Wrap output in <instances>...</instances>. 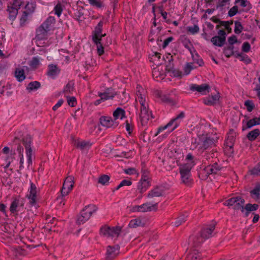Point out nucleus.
<instances>
[{"label":"nucleus","instance_id":"obj_1","mask_svg":"<svg viewBox=\"0 0 260 260\" xmlns=\"http://www.w3.org/2000/svg\"><path fill=\"white\" fill-rule=\"evenodd\" d=\"M146 91L140 85H138L136 90V101L141 105L140 117L142 125L147 124L148 121L153 118L151 112L148 109V104L146 100Z\"/></svg>","mask_w":260,"mask_h":260},{"label":"nucleus","instance_id":"obj_2","mask_svg":"<svg viewBox=\"0 0 260 260\" xmlns=\"http://www.w3.org/2000/svg\"><path fill=\"white\" fill-rule=\"evenodd\" d=\"M186 163L179 166V170L182 183L189 186L192 182L190 171L195 165L194 157L190 153L187 154L185 158Z\"/></svg>","mask_w":260,"mask_h":260},{"label":"nucleus","instance_id":"obj_3","mask_svg":"<svg viewBox=\"0 0 260 260\" xmlns=\"http://www.w3.org/2000/svg\"><path fill=\"white\" fill-rule=\"evenodd\" d=\"M97 207L93 204H90L86 206L78 216L77 223L79 224L84 223L90 218L92 214L97 211Z\"/></svg>","mask_w":260,"mask_h":260},{"label":"nucleus","instance_id":"obj_4","mask_svg":"<svg viewBox=\"0 0 260 260\" xmlns=\"http://www.w3.org/2000/svg\"><path fill=\"white\" fill-rule=\"evenodd\" d=\"M121 232V228L119 226H109L104 225L100 229V233L103 236L111 238L117 239Z\"/></svg>","mask_w":260,"mask_h":260},{"label":"nucleus","instance_id":"obj_5","mask_svg":"<svg viewBox=\"0 0 260 260\" xmlns=\"http://www.w3.org/2000/svg\"><path fill=\"white\" fill-rule=\"evenodd\" d=\"M245 201L240 197H235L226 200L223 204L225 206L231 207L234 210H241L242 212H244V204Z\"/></svg>","mask_w":260,"mask_h":260},{"label":"nucleus","instance_id":"obj_6","mask_svg":"<svg viewBox=\"0 0 260 260\" xmlns=\"http://www.w3.org/2000/svg\"><path fill=\"white\" fill-rule=\"evenodd\" d=\"M151 185V180L149 177V173L144 171L142 174L141 178L138 183L137 189L142 194Z\"/></svg>","mask_w":260,"mask_h":260},{"label":"nucleus","instance_id":"obj_7","mask_svg":"<svg viewBox=\"0 0 260 260\" xmlns=\"http://www.w3.org/2000/svg\"><path fill=\"white\" fill-rule=\"evenodd\" d=\"M185 116V113L183 112H180L176 117L170 120L165 126L159 127L156 135H158L160 132L166 129L168 127L173 126L171 132L174 130L179 125L180 122Z\"/></svg>","mask_w":260,"mask_h":260},{"label":"nucleus","instance_id":"obj_8","mask_svg":"<svg viewBox=\"0 0 260 260\" xmlns=\"http://www.w3.org/2000/svg\"><path fill=\"white\" fill-rule=\"evenodd\" d=\"M199 141L198 142L194 148H198L199 149L205 150L209 147H211L215 144V140L210 137L203 136L199 137Z\"/></svg>","mask_w":260,"mask_h":260},{"label":"nucleus","instance_id":"obj_9","mask_svg":"<svg viewBox=\"0 0 260 260\" xmlns=\"http://www.w3.org/2000/svg\"><path fill=\"white\" fill-rule=\"evenodd\" d=\"M23 144L25 146L28 166L32 165V150L31 147L32 139L30 135H26L23 138Z\"/></svg>","mask_w":260,"mask_h":260},{"label":"nucleus","instance_id":"obj_10","mask_svg":"<svg viewBox=\"0 0 260 260\" xmlns=\"http://www.w3.org/2000/svg\"><path fill=\"white\" fill-rule=\"evenodd\" d=\"M74 185V177L72 176H68L65 179L61 190V194L62 197L68 194L69 192L72 189Z\"/></svg>","mask_w":260,"mask_h":260},{"label":"nucleus","instance_id":"obj_11","mask_svg":"<svg viewBox=\"0 0 260 260\" xmlns=\"http://www.w3.org/2000/svg\"><path fill=\"white\" fill-rule=\"evenodd\" d=\"M39 191V188H37L36 185L32 182H30V187L28 189V193L27 197L29 200V202L31 205H35L38 199V193Z\"/></svg>","mask_w":260,"mask_h":260},{"label":"nucleus","instance_id":"obj_12","mask_svg":"<svg viewBox=\"0 0 260 260\" xmlns=\"http://www.w3.org/2000/svg\"><path fill=\"white\" fill-rule=\"evenodd\" d=\"M24 202L23 199L20 198H15L12 201L10 210L12 213L17 214L19 211H21L23 209Z\"/></svg>","mask_w":260,"mask_h":260},{"label":"nucleus","instance_id":"obj_13","mask_svg":"<svg viewBox=\"0 0 260 260\" xmlns=\"http://www.w3.org/2000/svg\"><path fill=\"white\" fill-rule=\"evenodd\" d=\"M115 94V92L111 88L107 89L104 92H99L98 95L101 99L95 101L94 104L98 105L101 101L112 99Z\"/></svg>","mask_w":260,"mask_h":260},{"label":"nucleus","instance_id":"obj_14","mask_svg":"<svg viewBox=\"0 0 260 260\" xmlns=\"http://www.w3.org/2000/svg\"><path fill=\"white\" fill-rule=\"evenodd\" d=\"M100 123L103 126L106 128H114L117 127L119 123L113 119L111 117L102 116L100 119Z\"/></svg>","mask_w":260,"mask_h":260},{"label":"nucleus","instance_id":"obj_15","mask_svg":"<svg viewBox=\"0 0 260 260\" xmlns=\"http://www.w3.org/2000/svg\"><path fill=\"white\" fill-rule=\"evenodd\" d=\"M119 247L118 245H109L107 247L106 254V260H111L119 253Z\"/></svg>","mask_w":260,"mask_h":260},{"label":"nucleus","instance_id":"obj_16","mask_svg":"<svg viewBox=\"0 0 260 260\" xmlns=\"http://www.w3.org/2000/svg\"><path fill=\"white\" fill-rule=\"evenodd\" d=\"M215 229V224L213 223L206 225L203 228L201 233V238L207 239L212 237L214 235V231Z\"/></svg>","mask_w":260,"mask_h":260},{"label":"nucleus","instance_id":"obj_17","mask_svg":"<svg viewBox=\"0 0 260 260\" xmlns=\"http://www.w3.org/2000/svg\"><path fill=\"white\" fill-rule=\"evenodd\" d=\"M103 24V22L101 21L95 27V29L92 35V40L94 43L99 42V41H101L102 38L106 35L105 34L104 35L101 34Z\"/></svg>","mask_w":260,"mask_h":260},{"label":"nucleus","instance_id":"obj_18","mask_svg":"<svg viewBox=\"0 0 260 260\" xmlns=\"http://www.w3.org/2000/svg\"><path fill=\"white\" fill-rule=\"evenodd\" d=\"M190 89L192 91H197L201 94L205 95L210 92V87L207 84L201 85L191 84L190 86Z\"/></svg>","mask_w":260,"mask_h":260},{"label":"nucleus","instance_id":"obj_19","mask_svg":"<svg viewBox=\"0 0 260 260\" xmlns=\"http://www.w3.org/2000/svg\"><path fill=\"white\" fill-rule=\"evenodd\" d=\"M165 187L162 186H156L151 189L147 194L148 198L159 197L164 195Z\"/></svg>","mask_w":260,"mask_h":260},{"label":"nucleus","instance_id":"obj_20","mask_svg":"<svg viewBox=\"0 0 260 260\" xmlns=\"http://www.w3.org/2000/svg\"><path fill=\"white\" fill-rule=\"evenodd\" d=\"M10 252L12 256L17 258L26 254V251L24 249L23 246L16 245H14L11 247V251Z\"/></svg>","mask_w":260,"mask_h":260},{"label":"nucleus","instance_id":"obj_21","mask_svg":"<svg viewBox=\"0 0 260 260\" xmlns=\"http://www.w3.org/2000/svg\"><path fill=\"white\" fill-rule=\"evenodd\" d=\"M158 203L152 204L150 202H146L140 206V212H147L152 211H156Z\"/></svg>","mask_w":260,"mask_h":260},{"label":"nucleus","instance_id":"obj_22","mask_svg":"<svg viewBox=\"0 0 260 260\" xmlns=\"http://www.w3.org/2000/svg\"><path fill=\"white\" fill-rule=\"evenodd\" d=\"M48 32L46 29L40 25L36 30V41H41L47 38Z\"/></svg>","mask_w":260,"mask_h":260},{"label":"nucleus","instance_id":"obj_23","mask_svg":"<svg viewBox=\"0 0 260 260\" xmlns=\"http://www.w3.org/2000/svg\"><path fill=\"white\" fill-rule=\"evenodd\" d=\"M73 143L75 146L81 150L87 149L90 147L91 144L89 142L81 141L80 140H74Z\"/></svg>","mask_w":260,"mask_h":260},{"label":"nucleus","instance_id":"obj_24","mask_svg":"<svg viewBox=\"0 0 260 260\" xmlns=\"http://www.w3.org/2000/svg\"><path fill=\"white\" fill-rule=\"evenodd\" d=\"M220 170V167L217 163L213 165H209L206 167L204 170V172L206 175H209L212 174H216Z\"/></svg>","mask_w":260,"mask_h":260},{"label":"nucleus","instance_id":"obj_25","mask_svg":"<svg viewBox=\"0 0 260 260\" xmlns=\"http://www.w3.org/2000/svg\"><path fill=\"white\" fill-rule=\"evenodd\" d=\"M55 19L53 17H49L41 25L49 31L53 27Z\"/></svg>","mask_w":260,"mask_h":260},{"label":"nucleus","instance_id":"obj_26","mask_svg":"<svg viewBox=\"0 0 260 260\" xmlns=\"http://www.w3.org/2000/svg\"><path fill=\"white\" fill-rule=\"evenodd\" d=\"M219 94L217 93L215 95L209 96L204 99V102L207 105H213L218 103L219 100Z\"/></svg>","mask_w":260,"mask_h":260},{"label":"nucleus","instance_id":"obj_27","mask_svg":"<svg viewBox=\"0 0 260 260\" xmlns=\"http://www.w3.org/2000/svg\"><path fill=\"white\" fill-rule=\"evenodd\" d=\"M59 72L60 70L56 65L51 64L48 66L47 75L52 78H54Z\"/></svg>","mask_w":260,"mask_h":260},{"label":"nucleus","instance_id":"obj_28","mask_svg":"<svg viewBox=\"0 0 260 260\" xmlns=\"http://www.w3.org/2000/svg\"><path fill=\"white\" fill-rule=\"evenodd\" d=\"M145 222L141 218H137L132 219L128 224V227L130 228H137L138 227H143L145 225Z\"/></svg>","mask_w":260,"mask_h":260},{"label":"nucleus","instance_id":"obj_29","mask_svg":"<svg viewBox=\"0 0 260 260\" xmlns=\"http://www.w3.org/2000/svg\"><path fill=\"white\" fill-rule=\"evenodd\" d=\"M125 111L123 109L118 107L113 113V119L115 121H117L118 119H122L125 117Z\"/></svg>","mask_w":260,"mask_h":260},{"label":"nucleus","instance_id":"obj_30","mask_svg":"<svg viewBox=\"0 0 260 260\" xmlns=\"http://www.w3.org/2000/svg\"><path fill=\"white\" fill-rule=\"evenodd\" d=\"M250 196L255 201L260 199V185H256L255 187L250 191Z\"/></svg>","mask_w":260,"mask_h":260},{"label":"nucleus","instance_id":"obj_31","mask_svg":"<svg viewBox=\"0 0 260 260\" xmlns=\"http://www.w3.org/2000/svg\"><path fill=\"white\" fill-rule=\"evenodd\" d=\"M15 76L19 82H22L25 79L24 70L22 69L17 68L15 72Z\"/></svg>","mask_w":260,"mask_h":260},{"label":"nucleus","instance_id":"obj_32","mask_svg":"<svg viewBox=\"0 0 260 260\" xmlns=\"http://www.w3.org/2000/svg\"><path fill=\"white\" fill-rule=\"evenodd\" d=\"M211 42L217 46L222 47L225 41V38H221L219 36H215L211 39Z\"/></svg>","mask_w":260,"mask_h":260},{"label":"nucleus","instance_id":"obj_33","mask_svg":"<svg viewBox=\"0 0 260 260\" xmlns=\"http://www.w3.org/2000/svg\"><path fill=\"white\" fill-rule=\"evenodd\" d=\"M260 135V130L258 128L250 131L247 134V138L251 141H254Z\"/></svg>","mask_w":260,"mask_h":260},{"label":"nucleus","instance_id":"obj_34","mask_svg":"<svg viewBox=\"0 0 260 260\" xmlns=\"http://www.w3.org/2000/svg\"><path fill=\"white\" fill-rule=\"evenodd\" d=\"M41 58L39 56H35L32 58L31 60L29 62V65L32 69H36L38 68L40 63Z\"/></svg>","mask_w":260,"mask_h":260},{"label":"nucleus","instance_id":"obj_35","mask_svg":"<svg viewBox=\"0 0 260 260\" xmlns=\"http://www.w3.org/2000/svg\"><path fill=\"white\" fill-rule=\"evenodd\" d=\"M167 68L168 71L172 74V76L174 77H181V73L175 69L173 68L172 63L170 61L169 64L167 66Z\"/></svg>","mask_w":260,"mask_h":260},{"label":"nucleus","instance_id":"obj_36","mask_svg":"<svg viewBox=\"0 0 260 260\" xmlns=\"http://www.w3.org/2000/svg\"><path fill=\"white\" fill-rule=\"evenodd\" d=\"M18 10L12 7H8V11L9 13V18L11 21H14L18 14Z\"/></svg>","mask_w":260,"mask_h":260},{"label":"nucleus","instance_id":"obj_37","mask_svg":"<svg viewBox=\"0 0 260 260\" xmlns=\"http://www.w3.org/2000/svg\"><path fill=\"white\" fill-rule=\"evenodd\" d=\"M260 124V118L255 117L249 120L246 123V128H250L252 126Z\"/></svg>","mask_w":260,"mask_h":260},{"label":"nucleus","instance_id":"obj_38","mask_svg":"<svg viewBox=\"0 0 260 260\" xmlns=\"http://www.w3.org/2000/svg\"><path fill=\"white\" fill-rule=\"evenodd\" d=\"M41 86V84L38 81H33L30 82L27 87L26 89L29 91H32L35 90H37L39 89Z\"/></svg>","mask_w":260,"mask_h":260},{"label":"nucleus","instance_id":"obj_39","mask_svg":"<svg viewBox=\"0 0 260 260\" xmlns=\"http://www.w3.org/2000/svg\"><path fill=\"white\" fill-rule=\"evenodd\" d=\"M258 205L256 204H247L246 205L245 207H244V212L246 211V215H247L249 212L254 211L257 209Z\"/></svg>","mask_w":260,"mask_h":260},{"label":"nucleus","instance_id":"obj_40","mask_svg":"<svg viewBox=\"0 0 260 260\" xmlns=\"http://www.w3.org/2000/svg\"><path fill=\"white\" fill-rule=\"evenodd\" d=\"M199 245H193L190 248L188 254H193V256H198L201 259L200 256L199 255L200 247Z\"/></svg>","mask_w":260,"mask_h":260},{"label":"nucleus","instance_id":"obj_41","mask_svg":"<svg viewBox=\"0 0 260 260\" xmlns=\"http://www.w3.org/2000/svg\"><path fill=\"white\" fill-rule=\"evenodd\" d=\"M191 55L194 63H196L199 66H202L204 64V62L202 59L200 58V56L196 51L193 54L192 53Z\"/></svg>","mask_w":260,"mask_h":260},{"label":"nucleus","instance_id":"obj_42","mask_svg":"<svg viewBox=\"0 0 260 260\" xmlns=\"http://www.w3.org/2000/svg\"><path fill=\"white\" fill-rule=\"evenodd\" d=\"M187 215L186 213L181 214L180 216H179L175 222H174V225L176 226H178L180 225L182 223L184 222L186 218L187 217Z\"/></svg>","mask_w":260,"mask_h":260},{"label":"nucleus","instance_id":"obj_43","mask_svg":"<svg viewBox=\"0 0 260 260\" xmlns=\"http://www.w3.org/2000/svg\"><path fill=\"white\" fill-rule=\"evenodd\" d=\"M157 96L160 99V100L165 103H173V100L169 98L168 95L166 94H162L161 92H158Z\"/></svg>","mask_w":260,"mask_h":260},{"label":"nucleus","instance_id":"obj_44","mask_svg":"<svg viewBox=\"0 0 260 260\" xmlns=\"http://www.w3.org/2000/svg\"><path fill=\"white\" fill-rule=\"evenodd\" d=\"M109 180L110 177L109 176L107 175H102L99 177L98 183L103 185H105L109 183Z\"/></svg>","mask_w":260,"mask_h":260},{"label":"nucleus","instance_id":"obj_45","mask_svg":"<svg viewBox=\"0 0 260 260\" xmlns=\"http://www.w3.org/2000/svg\"><path fill=\"white\" fill-rule=\"evenodd\" d=\"M235 3H239L241 7L247 8L248 10L251 8L250 3L247 0H235Z\"/></svg>","mask_w":260,"mask_h":260},{"label":"nucleus","instance_id":"obj_46","mask_svg":"<svg viewBox=\"0 0 260 260\" xmlns=\"http://www.w3.org/2000/svg\"><path fill=\"white\" fill-rule=\"evenodd\" d=\"M243 30V26L239 21H235V28L234 32L236 34H240Z\"/></svg>","mask_w":260,"mask_h":260},{"label":"nucleus","instance_id":"obj_47","mask_svg":"<svg viewBox=\"0 0 260 260\" xmlns=\"http://www.w3.org/2000/svg\"><path fill=\"white\" fill-rule=\"evenodd\" d=\"M199 30V27L197 25H193V26H190L187 27V30L192 35L198 33Z\"/></svg>","mask_w":260,"mask_h":260},{"label":"nucleus","instance_id":"obj_48","mask_svg":"<svg viewBox=\"0 0 260 260\" xmlns=\"http://www.w3.org/2000/svg\"><path fill=\"white\" fill-rule=\"evenodd\" d=\"M235 141V138L233 135H228V138L225 141V143L227 146L230 148H232Z\"/></svg>","mask_w":260,"mask_h":260},{"label":"nucleus","instance_id":"obj_49","mask_svg":"<svg viewBox=\"0 0 260 260\" xmlns=\"http://www.w3.org/2000/svg\"><path fill=\"white\" fill-rule=\"evenodd\" d=\"M250 174L254 176H260V164H257L250 171Z\"/></svg>","mask_w":260,"mask_h":260},{"label":"nucleus","instance_id":"obj_50","mask_svg":"<svg viewBox=\"0 0 260 260\" xmlns=\"http://www.w3.org/2000/svg\"><path fill=\"white\" fill-rule=\"evenodd\" d=\"M25 9L27 11V12L28 13V14L31 13L33 12L35 10V5L32 2H28L25 6Z\"/></svg>","mask_w":260,"mask_h":260},{"label":"nucleus","instance_id":"obj_51","mask_svg":"<svg viewBox=\"0 0 260 260\" xmlns=\"http://www.w3.org/2000/svg\"><path fill=\"white\" fill-rule=\"evenodd\" d=\"M54 13L58 17H59L62 11V6L60 3H58L54 8Z\"/></svg>","mask_w":260,"mask_h":260},{"label":"nucleus","instance_id":"obj_52","mask_svg":"<svg viewBox=\"0 0 260 260\" xmlns=\"http://www.w3.org/2000/svg\"><path fill=\"white\" fill-rule=\"evenodd\" d=\"M23 4H24L23 0H13L11 7L18 10Z\"/></svg>","mask_w":260,"mask_h":260},{"label":"nucleus","instance_id":"obj_53","mask_svg":"<svg viewBox=\"0 0 260 260\" xmlns=\"http://www.w3.org/2000/svg\"><path fill=\"white\" fill-rule=\"evenodd\" d=\"M244 105L246 107L247 110L248 112H251L254 108L253 102L250 100H247L244 102Z\"/></svg>","mask_w":260,"mask_h":260},{"label":"nucleus","instance_id":"obj_54","mask_svg":"<svg viewBox=\"0 0 260 260\" xmlns=\"http://www.w3.org/2000/svg\"><path fill=\"white\" fill-rule=\"evenodd\" d=\"M28 13L27 11H24L20 19V25H22L24 24L28 19Z\"/></svg>","mask_w":260,"mask_h":260},{"label":"nucleus","instance_id":"obj_55","mask_svg":"<svg viewBox=\"0 0 260 260\" xmlns=\"http://www.w3.org/2000/svg\"><path fill=\"white\" fill-rule=\"evenodd\" d=\"M74 90L73 84L71 82L68 83L64 88L63 92L65 93H71Z\"/></svg>","mask_w":260,"mask_h":260},{"label":"nucleus","instance_id":"obj_56","mask_svg":"<svg viewBox=\"0 0 260 260\" xmlns=\"http://www.w3.org/2000/svg\"><path fill=\"white\" fill-rule=\"evenodd\" d=\"M193 69L192 63H187L184 68V72L185 75H188L190 73L191 70Z\"/></svg>","mask_w":260,"mask_h":260},{"label":"nucleus","instance_id":"obj_57","mask_svg":"<svg viewBox=\"0 0 260 260\" xmlns=\"http://www.w3.org/2000/svg\"><path fill=\"white\" fill-rule=\"evenodd\" d=\"M231 0H218L216 5V9L222 8L226 4H229Z\"/></svg>","mask_w":260,"mask_h":260},{"label":"nucleus","instance_id":"obj_58","mask_svg":"<svg viewBox=\"0 0 260 260\" xmlns=\"http://www.w3.org/2000/svg\"><path fill=\"white\" fill-rule=\"evenodd\" d=\"M97 46V52L99 55H102L104 53V48L101 44V41L99 42L94 43Z\"/></svg>","mask_w":260,"mask_h":260},{"label":"nucleus","instance_id":"obj_59","mask_svg":"<svg viewBox=\"0 0 260 260\" xmlns=\"http://www.w3.org/2000/svg\"><path fill=\"white\" fill-rule=\"evenodd\" d=\"M238 10V7L237 6H234L229 10L228 12L229 16L230 17L235 16L237 13Z\"/></svg>","mask_w":260,"mask_h":260},{"label":"nucleus","instance_id":"obj_60","mask_svg":"<svg viewBox=\"0 0 260 260\" xmlns=\"http://www.w3.org/2000/svg\"><path fill=\"white\" fill-rule=\"evenodd\" d=\"M68 103L71 107H74L77 104L76 99L75 97H69L68 99Z\"/></svg>","mask_w":260,"mask_h":260},{"label":"nucleus","instance_id":"obj_61","mask_svg":"<svg viewBox=\"0 0 260 260\" xmlns=\"http://www.w3.org/2000/svg\"><path fill=\"white\" fill-rule=\"evenodd\" d=\"M250 49V45L247 42H244L242 46V50L244 52H248Z\"/></svg>","mask_w":260,"mask_h":260},{"label":"nucleus","instance_id":"obj_62","mask_svg":"<svg viewBox=\"0 0 260 260\" xmlns=\"http://www.w3.org/2000/svg\"><path fill=\"white\" fill-rule=\"evenodd\" d=\"M89 4L92 6H96L97 7L100 8L102 7V4L98 0H88Z\"/></svg>","mask_w":260,"mask_h":260},{"label":"nucleus","instance_id":"obj_63","mask_svg":"<svg viewBox=\"0 0 260 260\" xmlns=\"http://www.w3.org/2000/svg\"><path fill=\"white\" fill-rule=\"evenodd\" d=\"M94 62L91 59L90 61L88 62V61H86L85 62V68L86 70H89L94 66Z\"/></svg>","mask_w":260,"mask_h":260},{"label":"nucleus","instance_id":"obj_64","mask_svg":"<svg viewBox=\"0 0 260 260\" xmlns=\"http://www.w3.org/2000/svg\"><path fill=\"white\" fill-rule=\"evenodd\" d=\"M228 42L230 45H233L237 42V37L233 35L228 38Z\"/></svg>","mask_w":260,"mask_h":260}]
</instances>
